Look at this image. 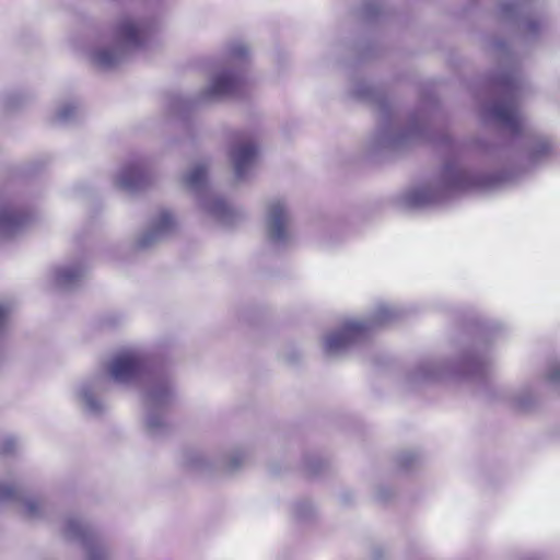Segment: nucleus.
I'll return each instance as SVG.
<instances>
[{
  "label": "nucleus",
  "instance_id": "4",
  "mask_svg": "<svg viewBox=\"0 0 560 560\" xmlns=\"http://www.w3.org/2000/svg\"><path fill=\"white\" fill-rule=\"evenodd\" d=\"M491 110L495 120L511 133L516 135L521 132L523 121L514 101L503 100L497 102Z\"/></svg>",
  "mask_w": 560,
  "mask_h": 560
},
{
  "label": "nucleus",
  "instance_id": "18",
  "mask_svg": "<svg viewBox=\"0 0 560 560\" xmlns=\"http://www.w3.org/2000/svg\"><path fill=\"white\" fill-rule=\"evenodd\" d=\"M7 314L8 310L3 305H0V325L4 322Z\"/></svg>",
  "mask_w": 560,
  "mask_h": 560
},
{
  "label": "nucleus",
  "instance_id": "3",
  "mask_svg": "<svg viewBox=\"0 0 560 560\" xmlns=\"http://www.w3.org/2000/svg\"><path fill=\"white\" fill-rule=\"evenodd\" d=\"M246 90V81L235 71H223L219 73L209 88L208 95L211 97H234Z\"/></svg>",
  "mask_w": 560,
  "mask_h": 560
},
{
  "label": "nucleus",
  "instance_id": "16",
  "mask_svg": "<svg viewBox=\"0 0 560 560\" xmlns=\"http://www.w3.org/2000/svg\"><path fill=\"white\" fill-rule=\"evenodd\" d=\"M69 530L75 535H84L82 526L73 522L69 524Z\"/></svg>",
  "mask_w": 560,
  "mask_h": 560
},
{
  "label": "nucleus",
  "instance_id": "12",
  "mask_svg": "<svg viewBox=\"0 0 560 560\" xmlns=\"http://www.w3.org/2000/svg\"><path fill=\"white\" fill-rule=\"evenodd\" d=\"M96 60H97L98 65H101L103 67H109L117 62L118 57L115 51L105 49V50H100L96 54Z\"/></svg>",
  "mask_w": 560,
  "mask_h": 560
},
{
  "label": "nucleus",
  "instance_id": "11",
  "mask_svg": "<svg viewBox=\"0 0 560 560\" xmlns=\"http://www.w3.org/2000/svg\"><path fill=\"white\" fill-rule=\"evenodd\" d=\"M207 179V168L203 165L195 166L186 176V184L191 188H198Z\"/></svg>",
  "mask_w": 560,
  "mask_h": 560
},
{
  "label": "nucleus",
  "instance_id": "20",
  "mask_svg": "<svg viewBox=\"0 0 560 560\" xmlns=\"http://www.w3.org/2000/svg\"><path fill=\"white\" fill-rule=\"evenodd\" d=\"M241 54H242V55H245V54H246V50H245V49H242V50H241Z\"/></svg>",
  "mask_w": 560,
  "mask_h": 560
},
{
  "label": "nucleus",
  "instance_id": "19",
  "mask_svg": "<svg viewBox=\"0 0 560 560\" xmlns=\"http://www.w3.org/2000/svg\"><path fill=\"white\" fill-rule=\"evenodd\" d=\"M69 114L67 112L62 113V117H67Z\"/></svg>",
  "mask_w": 560,
  "mask_h": 560
},
{
  "label": "nucleus",
  "instance_id": "15",
  "mask_svg": "<svg viewBox=\"0 0 560 560\" xmlns=\"http://www.w3.org/2000/svg\"><path fill=\"white\" fill-rule=\"evenodd\" d=\"M549 378H550V381H552V382H559V381H560V363H559V364L553 365V366L550 369V372H549Z\"/></svg>",
  "mask_w": 560,
  "mask_h": 560
},
{
  "label": "nucleus",
  "instance_id": "10",
  "mask_svg": "<svg viewBox=\"0 0 560 560\" xmlns=\"http://www.w3.org/2000/svg\"><path fill=\"white\" fill-rule=\"evenodd\" d=\"M174 226L173 215L167 211H161L153 224V234L165 233Z\"/></svg>",
  "mask_w": 560,
  "mask_h": 560
},
{
  "label": "nucleus",
  "instance_id": "17",
  "mask_svg": "<svg viewBox=\"0 0 560 560\" xmlns=\"http://www.w3.org/2000/svg\"><path fill=\"white\" fill-rule=\"evenodd\" d=\"M14 448V442L12 440H8L0 446V453H9Z\"/></svg>",
  "mask_w": 560,
  "mask_h": 560
},
{
  "label": "nucleus",
  "instance_id": "7",
  "mask_svg": "<svg viewBox=\"0 0 560 560\" xmlns=\"http://www.w3.org/2000/svg\"><path fill=\"white\" fill-rule=\"evenodd\" d=\"M119 39L130 46H140L147 38V30L130 20L122 21L118 26Z\"/></svg>",
  "mask_w": 560,
  "mask_h": 560
},
{
  "label": "nucleus",
  "instance_id": "5",
  "mask_svg": "<svg viewBox=\"0 0 560 560\" xmlns=\"http://www.w3.org/2000/svg\"><path fill=\"white\" fill-rule=\"evenodd\" d=\"M258 154L257 147L249 141H240L232 150L235 176L243 178L254 165Z\"/></svg>",
  "mask_w": 560,
  "mask_h": 560
},
{
  "label": "nucleus",
  "instance_id": "8",
  "mask_svg": "<svg viewBox=\"0 0 560 560\" xmlns=\"http://www.w3.org/2000/svg\"><path fill=\"white\" fill-rule=\"evenodd\" d=\"M26 220L25 214L13 209L0 210V232L10 233L15 228L24 224Z\"/></svg>",
  "mask_w": 560,
  "mask_h": 560
},
{
  "label": "nucleus",
  "instance_id": "2",
  "mask_svg": "<svg viewBox=\"0 0 560 560\" xmlns=\"http://www.w3.org/2000/svg\"><path fill=\"white\" fill-rule=\"evenodd\" d=\"M144 368L145 363L142 357L135 351H126L113 359L109 372L117 382H130L137 378Z\"/></svg>",
  "mask_w": 560,
  "mask_h": 560
},
{
  "label": "nucleus",
  "instance_id": "6",
  "mask_svg": "<svg viewBox=\"0 0 560 560\" xmlns=\"http://www.w3.org/2000/svg\"><path fill=\"white\" fill-rule=\"evenodd\" d=\"M287 211L282 202H272L269 207L270 236L275 241H282L287 236Z\"/></svg>",
  "mask_w": 560,
  "mask_h": 560
},
{
  "label": "nucleus",
  "instance_id": "21",
  "mask_svg": "<svg viewBox=\"0 0 560 560\" xmlns=\"http://www.w3.org/2000/svg\"><path fill=\"white\" fill-rule=\"evenodd\" d=\"M147 243H148V240H147V238H144V240L142 241V244L144 245V244H147Z\"/></svg>",
  "mask_w": 560,
  "mask_h": 560
},
{
  "label": "nucleus",
  "instance_id": "13",
  "mask_svg": "<svg viewBox=\"0 0 560 560\" xmlns=\"http://www.w3.org/2000/svg\"><path fill=\"white\" fill-rule=\"evenodd\" d=\"M16 497V489L13 486L0 485V501L12 500Z\"/></svg>",
  "mask_w": 560,
  "mask_h": 560
},
{
  "label": "nucleus",
  "instance_id": "14",
  "mask_svg": "<svg viewBox=\"0 0 560 560\" xmlns=\"http://www.w3.org/2000/svg\"><path fill=\"white\" fill-rule=\"evenodd\" d=\"M39 509V503L36 501H28L26 503V513L28 516H34Z\"/></svg>",
  "mask_w": 560,
  "mask_h": 560
},
{
  "label": "nucleus",
  "instance_id": "9",
  "mask_svg": "<svg viewBox=\"0 0 560 560\" xmlns=\"http://www.w3.org/2000/svg\"><path fill=\"white\" fill-rule=\"evenodd\" d=\"M144 175L138 167L126 168L121 176V184L126 188H136L142 182Z\"/></svg>",
  "mask_w": 560,
  "mask_h": 560
},
{
  "label": "nucleus",
  "instance_id": "1",
  "mask_svg": "<svg viewBox=\"0 0 560 560\" xmlns=\"http://www.w3.org/2000/svg\"><path fill=\"white\" fill-rule=\"evenodd\" d=\"M369 330L366 324L358 320L346 322L339 330L330 334L325 343L327 353L332 354L347 349L350 345L362 339Z\"/></svg>",
  "mask_w": 560,
  "mask_h": 560
}]
</instances>
